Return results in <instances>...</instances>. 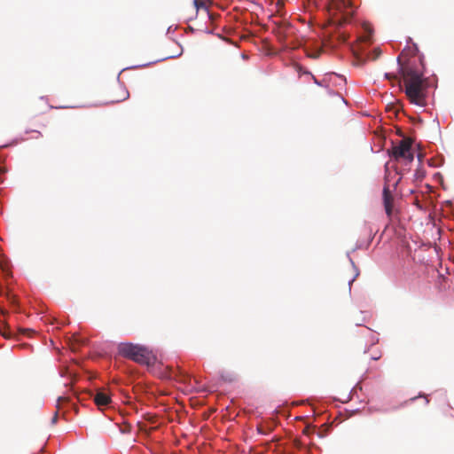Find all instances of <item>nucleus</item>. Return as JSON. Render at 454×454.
I'll list each match as a JSON object with an SVG mask.
<instances>
[{
	"mask_svg": "<svg viewBox=\"0 0 454 454\" xmlns=\"http://www.w3.org/2000/svg\"><path fill=\"white\" fill-rule=\"evenodd\" d=\"M398 72L404 83V92L413 105L425 107L427 105V88L430 83L425 77L424 72L418 71L411 67H404L401 64V58L398 57Z\"/></svg>",
	"mask_w": 454,
	"mask_h": 454,
	"instance_id": "f257e3e1",
	"label": "nucleus"
},
{
	"mask_svg": "<svg viewBox=\"0 0 454 454\" xmlns=\"http://www.w3.org/2000/svg\"><path fill=\"white\" fill-rule=\"evenodd\" d=\"M118 352L125 358H129L143 365H153L156 361L154 354L146 347L130 342H121L118 345Z\"/></svg>",
	"mask_w": 454,
	"mask_h": 454,
	"instance_id": "f03ea898",
	"label": "nucleus"
},
{
	"mask_svg": "<svg viewBox=\"0 0 454 454\" xmlns=\"http://www.w3.org/2000/svg\"><path fill=\"white\" fill-rule=\"evenodd\" d=\"M336 10L340 15L341 21L350 22L354 16V4L352 0H333Z\"/></svg>",
	"mask_w": 454,
	"mask_h": 454,
	"instance_id": "7ed1b4c3",
	"label": "nucleus"
},
{
	"mask_svg": "<svg viewBox=\"0 0 454 454\" xmlns=\"http://www.w3.org/2000/svg\"><path fill=\"white\" fill-rule=\"evenodd\" d=\"M92 398L99 409L107 407L112 402L111 395L106 389L97 390L94 394H92Z\"/></svg>",
	"mask_w": 454,
	"mask_h": 454,
	"instance_id": "20e7f679",
	"label": "nucleus"
},
{
	"mask_svg": "<svg viewBox=\"0 0 454 454\" xmlns=\"http://www.w3.org/2000/svg\"><path fill=\"white\" fill-rule=\"evenodd\" d=\"M410 148L411 145L404 141H401L398 145L393 147L390 156L394 160H399L400 159H403L406 155Z\"/></svg>",
	"mask_w": 454,
	"mask_h": 454,
	"instance_id": "39448f33",
	"label": "nucleus"
},
{
	"mask_svg": "<svg viewBox=\"0 0 454 454\" xmlns=\"http://www.w3.org/2000/svg\"><path fill=\"white\" fill-rule=\"evenodd\" d=\"M382 200L385 212L387 215V216L390 217L393 212V199L389 188L387 186H385L383 189Z\"/></svg>",
	"mask_w": 454,
	"mask_h": 454,
	"instance_id": "423d86ee",
	"label": "nucleus"
},
{
	"mask_svg": "<svg viewBox=\"0 0 454 454\" xmlns=\"http://www.w3.org/2000/svg\"><path fill=\"white\" fill-rule=\"evenodd\" d=\"M292 448L293 450L289 452V454H296L297 451L303 452V454H310V450L308 446L297 439L293 441Z\"/></svg>",
	"mask_w": 454,
	"mask_h": 454,
	"instance_id": "0eeeda50",
	"label": "nucleus"
},
{
	"mask_svg": "<svg viewBox=\"0 0 454 454\" xmlns=\"http://www.w3.org/2000/svg\"><path fill=\"white\" fill-rule=\"evenodd\" d=\"M4 295L7 299V301L12 304V306H16L18 304L17 297L10 293L1 283H0V296Z\"/></svg>",
	"mask_w": 454,
	"mask_h": 454,
	"instance_id": "6e6552de",
	"label": "nucleus"
},
{
	"mask_svg": "<svg viewBox=\"0 0 454 454\" xmlns=\"http://www.w3.org/2000/svg\"><path fill=\"white\" fill-rule=\"evenodd\" d=\"M328 81L332 82L335 86H343L346 83V79L344 76L337 74L335 73H331L327 74Z\"/></svg>",
	"mask_w": 454,
	"mask_h": 454,
	"instance_id": "1a4fd4ad",
	"label": "nucleus"
},
{
	"mask_svg": "<svg viewBox=\"0 0 454 454\" xmlns=\"http://www.w3.org/2000/svg\"><path fill=\"white\" fill-rule=\"evenodd\" d=\"M0 270L2 271L3 277L4 278H8L11 277V271L9 269L7 260L0 254Z\"/></svg>",
	"mask_w": 454,
	"mask_h": 454,
	"instance_id": "9d476101",
	"label": "nucleus"
},
{
	"mask_svg": "<svg viewBox=\"0 0 454 454\" xmlns=\"http://www.w3.org/2000/svg\"><path fill=\"white\" fill-rule=\"evenodd\" d=\"M364 34L360 36V40L364 43H371L372 36V29L368 25H364Z\"/></svg>",
	"mask_w": 454,
	"mask_h": 454,
	"instance_id": "9b49d317",
	"label": "nucleus"
},
{
	"mask_svg": "<svg viewBox=\"0 0 454 454\" xmlns=\"http://www.w3.org/2000/svg\"><path fill=\"white\" fill-rule=\"evenodd\" d=\"M373 237H374V235H373V233H372V230H370V231H369V239H368V240L366 241V243H364V244L362 241H357L356 246V248H355L354 250H356V249H361V248H363V247L367 248V247L370 246L371 242L372 241Z\"/></svg>",
	"mask_w": 454,
	"mask_h": 454,
	"instance_id": "f8f14e48",
	"label": "nucleus"
},
{
	"mask_svg": "<svg viewBox=\"0 0 454 454\" xmlns=\"http://www.w3.org/2000/svg\"><path fill=\"white\" fill-rule=\"evenodd\" d=\"M347 256H348V260H349V262H350V263H351L352 267H353V268H354V270H356V274H355V276H354V277H353V278L348 281V287H349V292H350V291H351V285H352V283L355 281V279L358 277V275H359V270H358L357 267L356 266V264H355L354 261L351 259V257H350V253H349V252H348V253H347Z\"/></svg>",
	"mask_w": 454,
	"mask_h": 454,
	"instance_id": "ddd939ff",
	"label": "nucleus"
},
{
	"mask_svg": "<svg viewBox=\"0 0 454 454\" xmlns=\"http://www.w3.org/2000/svg\"><path fill=\"white\" fill-rule=\"evenodd\" d=\"M405 160V165H409L414 160V153L412 152L411 147L407 152L406 155L403 158Z\"/></svg>",
	"mask_w": 454,
	"mask_h": 454,
	"instance_id": "4468645a",
	"label": "nucleus"
},
{
	"mask_svg": "<svg viewBox=\"0 0 454 454\" xmlns=\"http://www.w3.org/2000/svg\"><path fill=\"white\" fill-rule=\"evenodd\" d=\"M426 176V171L421 168H418L414 173V177L418 181H421Z\"/></svg>",
	"mask_w": 454,
	"mask_h": 454,
	"instance_id": "2eb2a0df",
	"label": "nucleus"
},
{
	"mask_svg": "<svg viewBox=\"0 0 454 454\" xmlns=\"http://www.w3.org/2000/svg\"><path fill=\"white\" fill-rule=\"evenodd\" d=\"M221 378L225 381L231 382L235 380V375L232 372H222Z\"/></svg>",
	"mask_w": 454,
	"mask_h": 454,
	"instance_id": "dca6fc26",
	"label": "nucleus"
},
{
	"mask_svg": "<svg viewBox=\"0 0 454 454\" xmlns=\"http://www.w3.org/2000/svg\"><path fill=\"white\" fill-rule=\"evenodd\" d=\"M306 55L310 59H317L320 55V51L318 50H306Z\"/></svg>",
	"mask_w": 454,
	"mask_h": 454,
	"instance_id": "f3484780",
	"label": "nucleus"
},
{
	"mask_svg": "<svg viewBox=\"0 0 454 454\" xmlns=\"http://www.w3.org/2000/svg\"><path fill=\"white\" fill-rule=\"evenodd\" d=\"M70 402V398L68 396H59L58 399H57V408L59 409L60 408V405H62L63 403H69Z\"/></svg>",
	"mask_w": 454,
	"mask_h": 454,
	"instance_id": "a211bd4d",
	"label": "nucleus"
},
{
	"mask_svg": "<svg viewBox=\"0 0 454 454\" xmlns=\"http://www.w3.org/2000/svg\"><path fill=\"white\" fill-rule=\"evenodd\" d=\"M314 82L321 87H328V85L325 84L326 81H328V76L325 77L322 81L317 80L315 77H313Z\"/></svg>",
	"mask_w": 454,
	"mask_h": 454,
	"instance_id": "6ab92c4d",
	"label": "nucleus"
},
{
	"mask_svg": "<svg viewBox=\"0 0 454 454\" xmlns=\"http://www.w3.org/2000/svg\"><path fill=\"white\" fill-rule=\"evenodd\" d=\"M182 53H183V50H181V51L179 53H177L176 55H171V56L165 57V58L161 59V60L177 58V57L181 56ZM158 61H160V60H156L155 62H158Z\"/></svg>",
	"mask_w": 454,
	"mask_h": 454,
	"instance_id": "aec40b11",
	"label": "nucleus"
},
{
	"mask_svg": "<svg viewBox=\"0 0 454 454\" xmlns=\"http://www.w3.org/2000/svg\"><path fill=\"white\" fill-rule=\"evenodd\" d=\"M419 53V47L416 43H412L411 55L415 56Z\"/></svg>",
	"mask_w": 454,
	"mask_h": 454,
	"instance_id": "412c9836",
	"label": "nucleus"
},
{
	"mask_svg": "<svg viewBox=\"0 0 454 454\" xmlns=\"http://www.w3.org/2000/svg\"><path fill=\"white\" fill-rule=\"evenodd\" d=\"M123 93H124L123 98H121V99H117V101H118V102H119V101L125 100V99H127V98L129 97V91H128L127 90H125L123 91Z\"/></svg>",
	"mask_w": 454,
	"mask_h": 454,
	"instance_id": "4be33fe9",
	"label": "nucleus"
},
{
	"mask_svg": "<svg viewBox=\"0 0 454 454\" xmlns=\"http://www.w3.org/2000/svg\"><path fill=\"white\" fill-rule=\"evenodd\" d=\"M194 5L197 9H199L200 6H204V3L199 2V0H194Z\"/></svg>",
	"mask_w": 454,
	"mask_h": 454,
	"instance_id": "5701e85b",
	"label": "nucleus"
},
{
	"mask_svg": "<svg viewBox=\"0 0 454 454\" xmlns=\"http://www.w3.org/2000/svg\"><path fill=\"white\" fill-rule=\"evenodd\" d=\"M419 397L423 396L425 397V403L427 404L429 403V400L427 399V396H426L424 394H419Z\"/></svg>",
	"mask_w": 454,
	"mask_h": 454,
	"instance_id": "b1692460",
	"label": "nucleus"
},
{
	"mask_svg": "<svg viewBox=\"0 0 454 454\" xmlns=\"http://www.w3.org/2000/svg\"><path fill=\"white\" fill-rule=\"evenodd\" d=\"M58 420V413H55L54 417L51 419V423L55 424Z\"/></svg>",
	"mask_w": 454,
	"mask_h": 454,
	"instance_id": "393cba45",
	"label": "nucleus"
},
{
	"mask_svg": "<svg viewBox=\"0 0 454 454\" xmlns=\"http://www.w3.org/2000/svg\"><path fill=\"white\" fill-rule=\"evenodd\" d=\"M393 76H394V74H391V73H386V74H385V77H386L387 79H388V80H389V79H391Z\"/></svg>",
	"mask_w": 454,
	"mask_h": 454,
	"instance_id": "a878e982",
	"label": "nucleus"
},
{
	"mask_svg": "<svg viewBox=\"0 0 454 454\" xmlns=\"http://www.w3.org/2000/svg\"><path fill=\"white\" fill-rule=\"evenodd\" d=\"M417 158H418L419 162V163H421V162H422V160H423V155H422V154H420V153H419V154L417 155Z\"/></svg>",
	"mask_w": 454,
	"mask_h": 454,
	"instance_id": "bb28decb",
	"label": "nucleus"
},
{
	"mask_svg": "<svg viewBox=\"0 0 454 454\" xmlns=\"http://www.w3.org/2000/svg\"><path fill=\"white\" fill-rule=\"evenodd\" d=\"M359 387V383H357L356 385V387L351 389L350 394H353L356 391V387Z\"/></svg>",
	"mask_w": 454,
	"mask_h": 454,
	"instance_id": "cd10ccee",
	"label": "nucleus"
},
{
	"mask_svg": "<svg viewBox=\"0 0 454 454\" xmlns=\"http://www.w3.org/2000/svg\"><path fill=\"white\" fill-rule=\"evenodd\" d=\"M442 164V160L437 165L429 163L430 166H433L434 168L440 167Z\"/></svg>",
	"mask_w": 454,
	"mask_h": 454,
	"instance_id": "c85d7f7f",
	"label": "nucleus"
},
{
	"mask_svg": "<svg viewBox=\"0 0 454 454\" xmlns=\"http://www.w3.org/2000/svg\"><path fill=\"white\" fill-rule=\"evenodd\" d=\"M423 60H424V56L423 55H420L419 56V62L420 64L423 66Z\"/></svg>",
	"mask_w": 454,
	"mask_h": 454,
	"instance_id": "c756f323",
	"label": "nucleus"
},
{
	"mask_svg": "<svg viewBox=\"0 0 454 454\" xmlns=\"http://www.w3.org/2000/svg\"><path fill=\"white\" fill-rule=\"evenodd\" d=\"M170 33H172V27H169L167 30V35H169Z\"/></svg>",
	"mask_w": 454,
	"mask_h": 454,
	"instance_id": "7c9ffc66",
	"label": "nucleus"
},
{
	"mask_svg": "<svg viewBox=\"0 0 454 454\" xmlns=\"http://www.w3.org/2000/svg\"><path fill=\"white\" fill-rule=\"evenodd\" d=\"M380 356H372V359L378 360V359H380Z\"/></svg>",
	"mask_w": 454,
	"mask_h": 454,
	"instance_id": "2f4dec72",
	"label": "nucleus"
},
{
	"mask_svg": "<svg viewBox=\"0 0 454 454\" xmlns=\"http://www.w3.org/2000/svg\"><path fill=\"white\" fill-rule=\"evenodd\" d=\"M65 376H66V372H60V377H65Z\"/></svg>",
	"mask_w": 454,
	"mask_h": 454,
	"instance_id": "473e14b6",
	"label": "nucleus"
},
{
	"mask_svg": "<svg viewBox=\"0 0 454 454\" xmlns=\"http://www.w3.org/2000/svg\"><path fill=\"white\" fill-rule=\"evenodd\" d=\"M247 55H246V54H242V59H247Z\"/></svg>",
	"mask_w": 454,
	"mask_h": 454,
	"instance_id": "72a5a7b5",
	"label": "nucleus"
},
{
	"mask_svg": "<svg viewBox=\"0 0 454 454\" xmlns=\"http://www.w3.org/2000/svg\"><path fill=\"white\" fill-rule=\"evenodd\" d=\"M149 64H143V65H140L139 67H146L148 66ZM138 66H137L136 67H137Z\"/></svg>",
	"mask_w": 454,
	"mask_h": 454,
	"instance_id": "f704fd0d",
	"label": "nucleus"
},
{
	"mask_svg": "<svg viewBox=\"0 0 454 454\" xmlns=\"http://www.w3.org/2000/svg\"><path fill=\"white\" fill-rule=\"evenodd\" d=\"M0 311H1L3 314H4V309H3V308H0Z\"/></svg>",
	"mask_w": 454,
	"mask_h": 454,
	"instance_id": "c9c22d12",
	"label": "nucleus"
},
{
	"mask_svg": "<svg viewBox=\"0 0 454 454\" xmlns=\"http://www.w3.org/2000/svg\"><path fill=\"white\" fill-rule=\"evenodd\" d=\"M259 433H260L261 434H265V433H264V432H262L261 429H259Z\"/></svg>",
	"mask_w": 454,
	"mask_h": 454,
	"instance_id": "e433bc0d",
	"label": "nucleus"
},
{
	"mask_svg": "<svg viewBox=\"0 0 454 454\" xmlns=\"http://www.w3.org/2000/svg\"><path fill=\"white\" fill-rule=\"evenodd\" d=\"M377 341H379V339H376L375 340H372V343L374 344Z\"/></svg>",
	"mask_w": 454,
	"mask_h": 454,
	"instance_id": "4c0bfd02",
	"label": "nucleus"
},
{
	"mask_svg": "<svg viewBox=\"0 0 454 454\" xmlns=\"http://www.w3.org/2000/svg\"><path fill=\"white\" fill-rule=\"evenodd\" d=\"M317 435H318L319 437H323V434H320V433H317Z\"/></svg>",
	"mask_w": 454,
	"mask_h": 454,
	"instance_id": "58836bf2",
	"label": "nucleus"
}]
</instances>
